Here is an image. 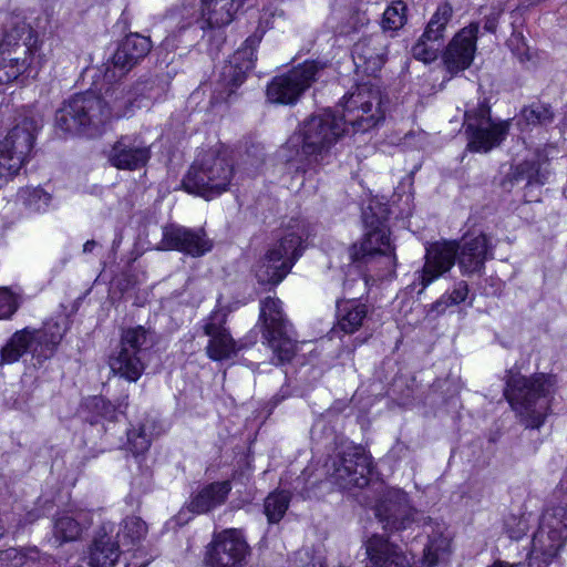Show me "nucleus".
<instances>
[{"label":"nucleus","mask_w":567,"mask_h":567,"mask_svg":"<svg viewBox=\"0 0 567 567\" xmlns=\"http://www.w3.org/2000/svg\"><path fill=\"white\" fill-rule=\"evenodd\" d=\"M66 332L59 321H47L40 329L24 328L16 331L0 350V364H11L30 353L38 363L52 358Z\"/></svg>","instance_id":"423d86ee"},{"label":"nucleus","mask_w":567,"mask_h":567,"mask_svg":"<svg viewBox=\"0 0 567 567\" xmlns=\"http://www.w3.org/2000/svg\"><path fill=\"white\" fill-rule=\"evenodd\" d=\"M549 177L547 159L532 158L517 165L514 178L526 182V185H543Z\"/></svg>","instance_id":"c9c22d12"},{"label":"nucleus","mask_w":567,"mask_h":567,"mask_svg":"<svg viewBox=\"0 0 567 567\" xmlns=\"http://www.w3.org/2000/svg\"><path fill=\"white\" fill-rule=\"evenodd\" d=\"M40 125V121L33 116L22 117L0 142V148L19 156L21 161L25 162L33 148L35 133Z\"/></svg>","instance_id":"b1692460"},{"label":"nucleus","mask_w":567,"mask_h":567,"mask_svg":"<svg viewBox=\"0 0 567 567\" xmlns=\"http://www.w3.org/2000/svg\"><path fill=\"white\" fill-rule=\"evenodd\" d=\"M326 66L321 61H306L286 74L274 78L267 86V99L272 103L295 104Z\"/></svg>","instance_id":"9d476101"},{"label":"nucleus","mask_w":567,"mask_h":567,"mask_svg":"<svg viewBox=\"0 0 567 567\" xmlns=\"http://www.w3.org/2000/svg\"><path fill=\"white\" fill-rule=\"evenodd\" d=\"M103 85L100 87L101 100L105 110L110 113V122L113 118L130 116L133 112L134 96L127 91L121 80L107 81L103 74Z\"/></svg>","instance_id":"393cba45"},{"label":"nucleus","mask_w":567,"mask_h":567,"mask_svg":"<svg viewBox=\"0 0 567 567\" xmlns=\"http://www.w3.org/2000/svg\"><path fill=\"white\" fill-rule=\"evenodd\" d=\"M120 544H116L107 535L94 539L90 550L89 565L91 567H113L120 551Z\"/></svg>","instance_id":"f704fd0d"},{"label":"nucleus","mask_w":567,"mask_h":567,"mask_svg":"<svg viewBox=\"0 0 567 567\" xmlns=\"http://www.w3.org/2000/svg\"><path fill=\"white\" fill-rule=\"evenodd\" d=\"M553 120L554 112L549 105L533 103L522 109L517 124L524 131L529 126L550 124Z\"/></svg>","instance_id":"4c0bfd02"},{"label":"nucleus","mask_w":567,"mask_h":567,"mask_svg":"<svg viewBox=\"0 0 567 567\" xmlns=\"http://www.w3.org/2000/svg\"><path fill=\"white\" fill-rule=\"evenodd\" d=\"M122 406L126 408L127 406V402L121 403L118 408H122Z\"/></svg>","instance_id":"680f3d73"},{"label":"nucleus","mask_w":567,"mask_h":567,"mask_svg":"<svg viewBox=\"0 0 567 567\" xmlns=\"http://www.w3.org/2000/svg\"><path fill=\"white\" fill-rule=\"evenodd\" d=\"M478 24L471 23L460 30L443 52V62L446 70L456 74L470 68L476 52Z\"/></svg>","instance_id":"6ab92c4d"},{"label":"nucleus","mask_w":567,"mask_h":567,"mask_svg":"<svg viewBox=\"0 0 567 567\" xmlns=\"http://www.w3.org/2000/svg\"><path fill=\"white\" fill-rule=\"evenodd\" d=\"M152 50L150 38L140 33L127 34L117 45L111 60L105 64L107 81L122 80Z\"/></svg>","instance_id":"4468645a"},{"label":"nucleus","mask_w":567,"mask_h":567,"mask_svg":"<svg viewBox=\"0 0 567 567\" xmlns=\"http://www.w3.org/2000/svg\"><path fill=\"white\" fill-rule=\"evenodd\" d=\"M259 319L264 323V332H270L288 326L281 301L274 297H267L261 300Z\"/></svg>","instance_id":"e433bc0d"},{"label":"nucleus","mask_w":567,"mask_h":567,"mask_svg":"<svg viewBox=\"0 0 567 567\" xmlns=\"http://www.w3.org/2000/svg\"><path fill=\"white\" fill-rule=\"evenodd\" d=\"M555 380L551 375L538 373L525 377L508 370L504 395L520 422L529 429H539L549 414Z\"/></svg>","instance_id":"f03ea898"},{"label":"nucleus","mask_w":567,"mask_h":567,"mask_svg":"<svg viewBox=\"0 0 567 567\" xmlns=\"http://www.w3.org/2000/svg\"><path fill=\"white\" fill-rule=\"evenodd\" d=\"M464 125L468 137L467 148L472 152H489L505 140L509 131V122L492 120L489 107L484 103L465 112Z\"/></svg>","instance_id":"9b49d317"},{"label":"nucleus","mask_w":567,"mask_h":567,"mask_svg":"<svg viewBox=\"0 0 567 567\" xmlns=\"http://www.w3.org/2000/svg\"><path fill=\"white\" fill-rule=\"evenodd\" d=\"M147 526L140 517L131 516L123 520L117 533L118 544L130 549L131 546L137 544L145 537Z\"/></svg>","instance_id":"ea45409f"},{"label":"nucleus","mask_w":567,"mask_h":567,"mask_svg":"<svg viewBox=\"0 0 567 567\" xmlns=\"http://www.w3.org/2000/svg\"><path fill=\"white\" fill-rule=\"evenodd\" d=\"M441 48L442 42L440 40H430L424 38L423 33L417 42L412 47L411 53L414 59L429 64L437 59Z\"/></svg>","instance_id":"79ce46f5"},{"label":"nucleus","mask_w":567,"mask_h":567,"mask_svg":"<svg viewBox=\"0 0 567 567\" xmlns=\"http://www.w3.org/2000/svg\"><path fill=\"white\" fill-rule=\"evenodd\" d=\"M452 16L453 8L449 2L439 4L423 32L424 38L440 40L442 42L446 25L451 21Z\"/></svg>","instance_id":"58836bf2"},{"label":"nucleus","mask_w":567,"mask_h":567,"mask_svg":"<svg viewBox=\"0 0 567 567\" xmlns=\"http://www.w3.org/2000/svg\"><path fill=\"white\" fill-rule=\"evenodd\" d=\"M305 226L291 220L255 265V275L261 285H278L290 272L303 250Z\"/></svg>","instance_id":"20e7f679"},{"label":"nucleus","mask_w":567,"mask_h":567,"mask_svg":"<svg viewBox=\"0 0 567 567\" xmlns=\"http://www.w3.org/2000/svg\"><path fill=\"white\" fill-rule=\"evenodd\" d=\"M367 316V305L355 299L339 300L337 301V324L334 331L352 334L363 326Z\"/></svg>","instance_id":"7c9ffc66"},{"label":"nucleus","mask_w":567,"mask_h":567,"mask_svg":"<svg viewBox=\"0 0 567 567\" xmlns=\"http://www.w3.org/2000/svg\"><path fill=\"white\" fill-rule=\"evenodd\" d=\"M42 40L24 21L12 24L0 42V84L16 81L32 69H40L47 61Z\"/></svg>","instance_id":"7ed1b4c3"},{"label":"nucleus","mask_w":567,"mask_h":567,"mask_svg":"<svg viewBox=\"0 0 567 567\" xmlns=\"http://www.w3.org/2000/svg\"><path fill=\"white\" fill-rule=\"evenodd\" d=\"M290 503V494L278 491L269 494L265 499V514L269 523H278L287 512Z\"/></svg>","instance_id":"a19ab883"},{"label":"nucleus","mask_w":567,"mask_h":567,"mask_svg":"<svg viewBox=\"0 0 567 567\" xmlns=\"http://www.w3.org/2000/svg\"><path fill=\"white\" fill-rule=\"evenodd\" d=\"M127 442L130 450L138 455L148 450L151 434L145 425H141L138 429H132L127 432Z\"/></svg>","instance_id":"a18cd8bd"},{"label":"nucleus","mask_w":567,"mask_h":567,"mask_svg":"<svg viewBox=\"0 0 567 567\" xmlns=\"http://www.w3.org/2000/svg\"><path fill=\"white\" fill-rule=\"evenodd\" d=\"M161 245L164 249L178 250L193 257L203 256L213 247L206 234L179 226H169L164 229Z\"/></svg>","instance_id":"4be33fe9"},{"label":"nucleus","mask_w":567,"mask_h":567,"mask_svg":"<svg viewBox=\"0 0 567 567\" xmlns=\"http://www.w3.org/2000/svg\"><path fill=\"white\" fill-rule=\"evenodd\" d=\"M432 533L429 534V543L424 548L423 564L426 567H433L443 560L450 549V536L445 534V526L436 524L431 526Z\"/></svg>","instance_id":"473e14b6"},{"label":"nucleus","mask_w":567,"mask_h":567,"mask_svg":"<svg viewBox=\"0 0 567 567\" xmlns=\"http://www.w3.org/2000/svg\"><path fill=\"white\" fill-rule=\"evenodd\" d=\"M23 164L19 156L0 148V179H11L20 172Z\"/></svg>","instance_id":"49530a36"},{"label":"nucleus","mask_w":567,"mask_h":567,"mask_svg":"<svg viewBox=\"0 0 567 567\" xmlns=\"http://www.w3.org/2000/svg\"><path fill=\"white\" fill-rule=\"evenodd\" d=\"M245 0H203L202 28H223L228 25Z\"/></svg>","instance_id":"cd10ccee"},{"label":"nucleus","mask_w":567,"mask_h":567,"mask_svg":"<svg viewBox=\"0 0 567 567\" xmlns=\"http://www.w3.org/2000/svg\"><path fill=\"white\" fill-rule=\"evenodd\" d=\"M234 175L233 164L226 151L210 148L199 155L183 178V188L212 199L226 192Z\"/></svg>","instance_id":"39448f33"},{"label":"nucleus","mask_w":567,"mask_h":567,"mask_svg":"<svg viewBox=\"0 0 567 567\" xmlns=\"http://www.w3.org/2000/svg\"><path fill=\"white\" fill-rule=\"evenodd\" d=\"M348 133H365L384 120L383 99L378 86L363 84L344 97L343 111L338 115Z\"/></svg>","instance_id":"6e6552de"},{"label":"nucleus","mask_w":567,"mask_h":567,"mask_svg":"<svg viewBox=\"0 0 567 567\" xmlns=\"http://www.w3.org/2000/svg\"><path fill=\"white\" fill-rule=\"evenodd\" d=\"M262 334L278 363L290 361L293 358L297 344L289 332L288 326L270 332H262Z\"/></svg>","instance_id":"72a5a7b5"},{"label":"nucleus","mask_w":567,"mask_h":567,"mask_svg":"<svg viewBox=\"0 0 567 567\" xmlns=\"http://www.w3.org/2000/svg\"><path fill=\"white\" fill-rule=\"evenodd\" d=\"M326 471L340 488H362L369 484L371 458L361 447L346 444L327 461Z\"/></svg>","instance_id":"1a4fd4ad"},{"label":"nucleus","mask_w":567,"mask_h":567,"mask_svg":"<svg viewBox=\"0 0 567 567\" xmlns=\"http://www.w3.org/2000/svg\"><path fill=\"white\" fill-rule=\"evenodd\" d=\"M365 224L370 228L364 238L354 244L350 249L351 258L354 261H365L381 257L386 269H393L396 265L394 247L391 244L389 228L384 220H369L364 214Z\"/></svg>","instance_id":"ddd939ff"},{"label":"nucleus","mask_w":567,"mask_h":567,"mask_svg":"<svg viewBox=\"0 0 567 567\" xmlns=\"http://www.w3.org/2000/svg\"><path fill=\"white\" fill-rule=\"evenodd\" d=\"M456 254V241L442 240L426 245L423 268L416 272V279L421 285L420 293L452 269Z\"/></svg>","instance_id":"dca6fc26"},{"label":"nucleus","mask_w":567,"mask_h":567,"mask_svg":"<svg viewBox=\"0 0 567 567\" xmlns=\"http://www.w3.org/2000/svg\"><path fill=\"white\" fill-rule=\"evenodd\" d=\"M107 157L114 167L134 171L148 162L151 151L140 137L123 135L113 144Z\"/></svg>","instance_id":"412c9836"},{"label":"nucleus","mask_w":567,"mask_h":567,"mask_svg":"<svg viewBox=\"0 0 567 567\" xmlns=\"http://www.w3.org/2000/svg\"><path fill=\"white\" fill-rule=\"evenodd\" d=\"M97 246V243L95 240H87L84 245H83V252L85 254H89V252H92L93 249Z\"/></svg>","instance_id":"6e6d98bb"},{"label":"nucleus","mask_w":567,"mask_h":567,"mask_svg":"<svg viewBox=\"0 0 567 567\" xmlns=\"http://www.w3.org/2000/svg\"><path fill=\"white\" fill-rule=\"evenodd\" d=\"M111 372L128 382H136L146 368V361L138 354L130 353L126 348H118L109 359Z\"/></svg>","instance_id":"c85d7f7f"},{"label":"nucleus","mask_w":567,"mask_h":567,"mask_svg":"<svg viewBox=\"0 0 567 567\" xmlns=\"http://www.w3.org/2000/svg\"><path fill=\"white\" fill-rule=\"evenodd\" d=\"M348 134L332 112L312 115L293 132L281 147V156L291 162L301 156L316 164L329 163L338 142Z\"/></svg>","instance_id":"f257e3e1"},{"label":"nucleus","mask_w":567,"mask_h":567,"mask_svg":"<svg viewBox=\"0 0 567 567\" xmlns=\"http://www.w3.org/2000/svg\"><path fill=\"white\" fill-rule=\"evenodd\" d=\"M286 20V13L282 9L276 6H269L262 10L260 16V27L264 29H271L279 25V21Z\"/></svg>","instance_id":"8fccbe9b"},{"label":"nucleus","mask_w":567,"mask_h":567,"mask_svg":"<svg viewBox=\"0 0 567 567\" xmlns=\"http://www.w3.org/2000/svg\"><path fill=\"white\" fill-rule=\"evenodd\" d=\"M147 564H148V560L147 561H143V563H133L132 565L138 566V567H145V566H147Z\"/></svg>","instance_id":"13d9d810"},{"label":"nucleus","mask_w":567,"mask_h":567,"mask_svg":"<svg viewBox=\"0 0 567 567\" xmlns=\"http://www.w3.org/2000/svg\"><path fill=\"white\" fill-rule=\"evenodd\" d=\"M249 553L243 532L228 528L214 534L206 547L204 561L207 567H244Z\"/></svg>","instance_id":"f8f14e48"},{"label":"nucleus","mask_w":567,"mask_h":567,"mask_svg":"<svg viewBox=\"0 0 567 567\" xmlns=\"http://www.w3.org/2000/svg\"><path fill=\"white\" fill-rule=\"evenodd\" d=\"M519 564H508L503 560L495 561L491 567H517Z\"/></svg>","instance_id":"4d7b16f0"},{"label":"nucleus","mask_w":567,"mask_h":567,"mask_svg":"<svg viewBox=\"0 0 567 567\" xmlns=\"http://www.w3.org/2000/svg\"><path fill=\"white\" fill-rule=\"evenodd\" d=\"M375 515L390 532L404 530L415 522L416 511L408 494L400 488H386L375 506Z\"/></svg>","instance_id":"2eb2a0df"},{"label":"nucleus","mask_w":567,"mask_h":567,"mask_svg":"<svg viewBox=\"0 0 567 567\" xmlns=\"http://www.w3.org/2000/svg\"><path fill=\"white\" fill-rule=\"evenodd\" d=\"M27 560L25 555L17 548L0 551V567H21Z\"/></svg>","instance_id":"3c124183"},{"label":"nucleus","mask_w":567,"mask_h":567,"mask_svg":"<svg viewBox=\"0 0 567 567\" xmlns=\"http://www.w3.org/2000/svg\"><path fill=\"white\" fill-rule=\"evenodd\" d=\"M87 405L95 410L96 413L105 419L113 420L115 417L116 409L113 404L102 396H93L89 400Z\"/></svg>","instance_id":"864d4df0"},{"label":"nucleus","mask_w":567,"mask_h":567,"mask_svg":"<svg viewBox=\"0 0 567 567\" xmlns=\"http://www.w3.org/2000/svg\"><path fill=\"white\" fill-rule=\"evenodd\" d=\"M18 308L17 296L8 288H0V320L10 319Z\"/></svg>","instance_id":"09e8293b"},{"label":"nucleus","mask_w":567,"mask_h":567,"mask_svg":"<svg viewBox=\"0 0 567 567\" xmlns=\"http://www.w3.org/2000/svg\"><path fill=\"white\" fill-rule=\"evenodd\" d=\"M364 547L371 567H412L411 559L402 548L382 535L369 537Z\"/></svg>","instance_id":"5701e85b"},{"label":"nucleus","mask_w":567,"mask_h":567,"mask_svg":"<svg viewBox=\"0 0 567 567\" xmlns=\"http://www.w3.org/2000/svg\"><path fill=\"white\" fill-rule=\"evenodd\" d=\"M468 295V285L466 281H458L455 284L450 293L443 295L436 302L432 305V310L442 313L446 308L456 306L466 300Z\"/></svg>","instance_id":"c03bdc74"},{"label":"nucleus","mask_w":567,"mask_h":567,"mask_svg":"<svg viewBox=\"0 0 567 567\" xmlns=\"http://www.w3.org/2000/svg\"><path fill=\"white\" fill-rule=\"evenodd\" d=\"M155 344V333L143 326L124 329L118 348H126L130 353L145 359L146 351Z\"/></svg>","instance_id":"2f4dec72"},{"label":"nucleus","mask_w":567,"mask_h":567,"mask_svg":"<svg viewBox=\"0 0 567 567\" xmlns=\"http://www.w3.org/2000/svg\"><path fill=\"white\" fill-rule=\"evenodd\" d=\"M527 527L528 524L523 517L511 515L505 519V529L512 539H519L525 535Z\"/></svg>","instance_id":"603ef678"},{"label":"nucleus","mask_w":567,"mask_h":567,"mask_svg":"<svg viewBox=\"0 0 567 567\" xmlns=\"http://www.w3.org/2000/svg\"><path fill=\"white\" fill-rule=\"evenodd\" d=\"M230 491L231 485L229 481L208 484L192 498L188 508L195 514L207 513L223 505Z\"/></svg>","instance_id":"c756f323"},{"label":"nucleus","mask_w":567,"mask_h":567,"mask_svg":"<svg viewBox=\"0 0 567 567\" xmlns=\"http://www.w3.org/2000/svg\"><path fill=\"white\" fill-rule=\"evenodd\" d=\"M91 522V513L87 511L69 509L59 513L53 526L54 537L60 543L76 540Z\"/></svg>","instance_id":"bb28decb"},{"label":"nucleus","mask_w":567,"mask_h":567,"mask_svg":"<svg viewBox=\"0 0 567 567\" xmlns=\"http://www.w3.org/2000/svg\"><path fill=\"white\" fill-rule=\"evenodd\" d=\"M493 257V246L485 234L465 236L457 243L456 261L464 276H481L485 262Z\"/></svg>","instance_id":"aec40b11"},{"label":"nucleus","mask_w":567,"mask_h":567,"mask_svg":"<svg viewBox=\"0 0 567 567\" xmlns=\"http://www.w3.org/2000/svg\"><path fill=\"white\" fill-rule=\"evenodd\" d=\"M4 527L0 524V538L4 535Z\"/></svg>","instance_id":"052dcab7"},{"label":"nucleus","mask_w":567,"mask_h":567,"mask_svg":"<svg viewBox=\"0 0 567 567\" xmlns=\"http://www.w3.org/2000/svg\"><path fill=\"white\" fill-rule=\"evenodd\" d=\"M386 55L385 38L382 33L364 37L354 43L352 58L358 68L374 72L379 70Z\"/></svg>","instance_id":"a878e982"},{"label":"nucleus","mask_w":567,"mask_h":567,"mask_svg":"<svg viewBox=\"0 0 567 567\" xmlns=\"http://www.w3.org/2000/svg\"><path fill=\"white\" fill-rule=\"evenodd\" d=\"M23 194L25 205L37 212L45 210L51 203V195L39 187L27 189Z\"/></svg>","instance_id":"de8ad7c7"},{"label":"nucleus","mask_w":567,"mask_h":567,"mask_svg":"<svg viewBox=\"0 0 567 567\" xmlns=\"http://www.w3.org/2000/svg\"><path fill=\"white\" fill-rule=\"evenodd\" d=\"M502 14V9L492 8L491 12L485 17L484 29L487 32H495L498 23V19Z\"/></svg>","instance_id":"5fc2aeb1"},{"label":"nucleus","mask_w":567,"mask_h":567,"mask_svg":"<svg viewBox=\"0 0 567 567\" xmlns=\"http://www.w3.org/2000/svg\"><path fill=\"white\" fill-rule=\"evenodd\" d=\"M406 6L404 2L398 0L392 2L385 11L382 18L383 30L396 31L401 29L406 21Z\"/></svg>","instance_id":"37998d69"},{"label":"nucleus","mask_w":567,"mask_h":567,"mask_svg":"<svg viewBox=\"0 0 567 567\" xmlns=\"http://www.w3.org/2000/svg\"><path fill=\"white\" fill-rule=\"evenodd\" d=\"M311 567H324L323 563L318 560L317 563H313Z\"/></svg>","instance_id":"bf43d9fd"},{"label":"nucleus","mask_w":567,"mask_h":567,"mask_svg":"<svg viewBox=\"0 0 567 567\" xmlns=\"http://www.w3.org/2000/svg\"><path fill=\"white\" fill-rule=\"evenodd\" d=\"M227 313L223 309L214 310L203 324L204 333L209 337L206 353L214 361H223L236 355V341L226 328Z\"/></svg>","instance_id":"a211bd4d"},{"label":"nucleus","mask_w":567,"mask_h":567,"mask_svg":"<svg viewBox=\"0 0 567 567\" xmlns=\"http://www.w3.org/2000/svg\"><path fill=\"white\" fill-rule=\"evenodd\" d=\"M261 41V34H254L246 39L243 47L239 48L230 58L227 64L223 66L220 81L227 90L226 96L220 100H227L235 90L241 85L246 74L250 71L256 61V48Z\"/></svg>","instance_id":"f3484780"},{"label":"nucleus","mask_w":567,"mask_h":567,"mask_svg":"<svg viewBox=\"0 0 567 567\" xmlns=\"http://www.w3.org/2000/svg\"><path fill=\"white\" fill-rule=\"evenodd\" d=\"M55 126L65 133L100 134L110 122L100 96L92 92L75 94L64 101L55 112Z\"/></svg>","instance_id":"0eeeda50"}]
</instances>
